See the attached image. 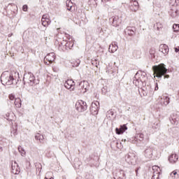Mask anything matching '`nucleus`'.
<instances>
[{
	"instance_id": "1",
	"label": "nucleus",
	"mask_w": 179,
	"mask_h": 179,
	"mask_svg": "<svg viewBox=\"0 0 179 179\" xmlns=\"http://www.w3.org/2000/svg\"><path fill=\"white\" fill-rule=\"evenodd\" d=\"M152 71L154 72V78H162L164 76V79H169L170 76L167 73V69H166V65L164 64H160L157 66H152Z\"/></svg>"
},
{
	"instance_id": "2",
	"label": "nucleus",
	"mask_w": 179,
	"mask_h": 179,
	"mask_svg": "<svg viewBox=\"0 0 179 179\" xmlns=\"http://www.w3.org/2000/svg\"><path fill=\"white\" fill-rule=\"evenodd\" d=\"M66 38H68L67 41L62 40V41H61L60 40H57L55 44H59V47L66 45L67 48H69V50H71V48L73 47L74 41L72 38H71V36H69V34H66Z\"/></svg>"
},
{
	"instance_id": "3",
	"label": "nucleus",
	"mask_w": 179,
	"mask_h": 179,
	"mask_svg": "<svg viewBox=\"0 0 179 179\" xmlns=\"http://www.w3.org/2000/svg\"><path fill=\"white\" fill-rule=\"evenodd\" d=\"M24 80L26 83H28L29 86H34V85H37V82L36 81V77H34V74L31 73H28L24 75Z\"/></svg>"
},
{
	"instance_id": "4",
	"label": "nucleus",
	"mask_w": 179,
	"mask_h": 179,
	"mask_svg": "<svg viewBox=\"0 0 179 179\" xmlns=\"http://www.w3.org/2000/svg\"><path fill=\"white\" fill-rule=\"evenodd\" d=\"M76 108L79 113H83L87 108V103L83 100H78L76 103Z\"/></svg>"
},
{
	"instance_id": "5",
	"label": "nucleus",
	"mask_w": 179,
	"mask_h": 179,
	"mask_svg": "<svg viewBox=\"0 0 179 179\" xmlns=\"http://www.w3.org/2000/svg\"><path fill=\"white\" fill-rule=\"evenodd\" d=\"M13 80H15V78L13 75H10L9 76L1 75V81L3 85H12L13 83Z\"/></svg>"
},
{
	"instance_id": "6",
	"label": "nucleus",
	"mask_w": 179,
	"mask_h": 179,
	"mask_svg": "<svg viewBox=\"0 0 179 179\" xmlns=\"http://www.w3.org/2000/svg\"><path fill=\"white\" fill-rule=\"evenodd\" d=\"M121 23H122V16L120 17L118 15H115L113 17L112 22L113 26H114L115 27H118V26H120Z\"/></svg>"
},
{
	"instance_id": "7",
	"label": "nucleus",
	"mask_w": 179,
	"mask_h": 179,
	"mask_svg": "<svg viewBox=\"0 0 179 179\" xmlns=\"http://www.w3.org/2000/svg\"><path fill=\"white\" fill-rule=\"evenodd\" d=\"M55 58H57V56H55V53L50 52L45 57L44 61H45H45H48V62H49V64H52V62H54V61H55Z\"/></svg>"
},
{
	"instance_id": "8",
	"label": "nucleus",
	"mask_w": 179,
	"mask_h": 179,
	"mask_svg": "<svg viewBox=\"0 0 179 179\" xmlns=\"http://www.w3.org/2000/svg\"><path fill=\"white\" fill-rule=\"evenodd\" d=\"M129 6L131 10H132L133 12H136V10L139 9V3H138V1L131 0L130 1Z\"/></svg>"
},
{
	"instance_id": "9",
	"label": "nucleus",
	"mask_w": 179,
	"mask_h": 179,
	"mask_svg": "<svg viewBox=\"0 0 179 179\" xmlns=\"http://www.w3.org/2000/svg\"><path fill=\"white\" fill-rule=\"evenodd\" d=\"M64 87L66 89H70V90H73L75 89V82L73 80H67L64 83Z\"/></svg>"
},
{
	"instance_id": "10",
	"label": "nucleus",
	"mask_w": 179,
	"mask_h": 179,
	"mask_svg": "<svg viewBox=\"0 0 179 179\" xmlns=\"http://www.w3.org/2000/svg\"><path fill=\"white\" fill-rule=\"evenodd\" d=\"M41 22L44 27H47V26L51 23V20H50V16H48L47 14L43 15L41 19Z\"/></svg>"
},
{
	"instance_id": "11",
	"label": "nucleus",
	"mask_w": 179,
	"mask_h": 179,
	"mask_svg": "<svg viewBox=\"0 0 179 179\" xmlns=\"http://www.w3.org/2000/svg\"><path fill=\"white\" fill-rule=\"evenodd\" d=\"M11 169V173H13V174H19V173H20V168H19V165H17L16 162L12 164Z\"/></svg>"
},
{
	"instance_id": "12",
	"label": "nucleus",
	"mask_w": 179,
	"mask_h": 179,
	"mask_svg": "<svg viewBox=\"0 0 179 179\" xmlns=\"http://www.w3.org/2000/svg\"><path fill=\"white\" fill-rule=\"evenodd\" d=\"M144 155L147 159H152V157H153V148H147L144 152Z\"/></svg>"
},
{
	"instance_id": "13",
	"label": "nucleus",
	"mask_w": 179,
	"mask_h": 179,
	"mask_svg": "<svg viewBox=\"0 0 179 179\" xmlns=\"http://www.w3.org/2000/svg\"><path fill=\"white\" fill-rule=\"evenodd\" d=\"M127 129H128V127H127V125L123 124L122 126H120V128H116L115 129V132L117 135H121L122 134H124V132H125V131H127Z\"/></svg>"
},
{
	"instance_id": "14",
	"label": "nucleus",
	"mask_w": 179,
	"mask_h": 179,
	"mask_svg": "<svg viewBox=\"0 0 179 179\" xmlns=\"http://www.w3.org/2000/svg\"><path fill=\"white\" fill-rule=\"evenodd\" d=\"M159 51L162 52L164 55H167V54H169V46H167V45H160Z\"/></svg>"
},
{
	"instance_id": "15",
	"label": "nucleus",
	"mask_w": 179,
	"mask_h": 179,
	"mask_svg": "<svg viewBox=\"0 0 179 179\" xmlns=\"http://www.w3.org/2000/svg\"><path fill=\"white\" fill-rule=\"evenodd\" d=\"M171 163H176L178 162V155L177 154H172L169 159Z\"/></svg>"
},
{
	"instance_id": "16",
	"label": "nucleus",
	"mask_w": 179,
	"mask_h": 179,
	"mask_svg": "<svg viewBox=\"0 0 179 179\" xmlns=\"http://www.w3.org/2000/svg\"><path fill=\"white\" fill-rule=\"evenodd\" d=\"M66 6L67 10H69L70 12L73 11V10L72 9V8H73V3L72 2L71 0H66Z\"/></svg>"
},
{
	"instance_id": "17",
	"label": "nucleus",
	"mask_w": 179,
	"mask_h": 179,
	"mask_svg": "<svg viewBox=\"0 0 179 179\" xmlns=\"http://www.w3.org/2000/svg\"><path fill=\"white\" fill-rule=\"evenodd\" d=\"M160 103H161V104H162V106H167V104H169V103H170V98H169L167 96H162L161 98Z\"/></svg>"
},
{
	"instance_id": "18",
	"label": "nucleus",
	"mask_w": 179,
	"mask_h": 179,
	"mask_svg": "<svg viewBox=\"0 0 179 179\" xmlns=\"http://www.w3.org/2000/svg\"><path fill=\"white\" fill-rule=\"evenodd\" d=\"M118 50V45H116L115 43H113L109 45V51L110 52H115Z\"/></svg>"
},
{
	"instance_id": "19",
	"label": "nucleus",
	"mask_w": 179,
	"mask_h": 179,
	"mask_svg": "<svg viewBox=\"0 0 179 179\" xmlns=\"http://www.w3.org/2000/svg\"><path fill=\"white\" fill-rule=\"evenodd\" d=\"M125 33L126 34H128V36H134L135 34V31H134L132 29V27H129L126 29L125 30Z\"/></svg>"
},
{
	"instance_id": "20",
	"label": "nucleus",
	"mask_w": 179,
	"mask_h": 179,
	"mask_svg": "<svg viewBox=\"0 0 179 179\" xmlns=\"http://www.w3.org/2000/svg\"><path fill=\"white\" fill-rule=\"evenodd\" d=\"M153 174H160L162 173V169L158 166H152Z\"/></svg>"
},
{
	"instance_id": "21",
	"label": "nucleus",
	"mask_w": 179,
	"mask_h": 179,
	"mask_svg": "<svg viewBox=\"0 0 179 179\" xmlns=\"http://www.w3.org/2000/svg\"><path fill=\"white\" fill-rule=\"evenodd\" d=\"M14 103L17 108H20V107L22 106V100L20 99V98H16Z\"/></svg>"
},
{
	"instance_id": "22",
	"label": "nucleus",
	"mask_w": 179,
	"mask_h": 179,
	"mask_svg": "<svg viewBox=\"0 0 179 179\" xmlns=\"http://www.w3.org/2000/svg\"><path fill=\"white\" fill-rule=\"evenodd\" d=\"M170 176L172 178H178L179 171L178 170H175L171 173Z\"/></svg>"
},
{
	"instance_id": "23",
	"label": "nucleus",
	"mask_w": 179,
	"mask_h": 179,
	"mask_svg": "<svg viewBox=\"0 0 179 179\" xmlns=\"http://www.w3.org/2000/svg\"><path fill=\"white\" fill-rule=\"evenodd\" d=\"M155 27L157 29V30L160 31L163 29V24L160 22H157Z\"/></svg>"
},
{
	"instance_id": "24",
	"label": "nucleus",
	"mask_w": 179,
	"mask_h": 179,
	"mask_svg": "<svg viewBox=\"0 0 179 179\" xmlns=\"http://www.w3.org/2000/svg\"><path fill=\"white\" fill-rule=\"evenodd\" d=\"M173 29L174 33H178L179 32V24H174L173 25Z\"/></svg>"
},
{
	"instance_id": "25",
	"label": "nucleus",
	"mask_w": 179,
	"mask_h": 179,
	"mask_svg": "<svg viewBox=\"0 0 179 179\" xmlns=\"http://www.w3.org/2000/svg\"><path fill=\"white\" fill-rule=\"evenodd\" d=\"M18 151L22 156H26V151L23 150V148H22V146L18 147Z\"/></svg>"
},
{
	"instance_id": "26",
	"label": "nucleus",
	"mask_w": 179,
	"mask_h": 179,
	"mask_svg": "<svg viewBox=\"0 0 179 179\" xmlns=\"http://www.w3.org/2000/svg\"><path fill=\"white\" fill-rule=\"evenodd\" d=\"M160 177V173H153L152 179H159Z\"/></svg>"
},
{
	"instance_id": "27",
	"label": "nucleus",
	"mask_w": 179,
	"mask_h": 179,
	"mask_svg": "<svg viewBox=\"0 0 179 179\" xmlns=\"http://www.w3.org/2000/svg\"><path fill=\"white\" fill-rule=\"evenodd\" d=\"M27 9H28L27 5H24V6H22V10H23L24 12H27Z\"/></svg>"
},
{
	"instance_id": "28",
	"label": "nucleus",
	"mask_w": 179,
	"mask_h": 179,
	"mask_svg": "<svg viewBox=\"0 0 179 179\" xmlns=\"http://www.w3.org/2000/svg\"><path fill=\"white\" fill-rule=\"evenodd\" d=\"M99 105H100V103L97 101H95L92 103V106H99Z\"/></svg>"
},
{
	"instance_id": "29",
	"label": "nucleus",
	"mask_w": 179,
	"mask_h": 179,
	"mask_svg": "<svg viewBox=\"0 0 179 179\" xmlns=\"http://www.w3.org/2000/svg\"><path fill=\"white\" fill-rule=\"evenodd\" d=\"M8 97H9V99L10 100H15V95H13V94H10L9 96H8Z\"/></svg>"
},
{
	"instance_id": "30",
	"label": "nucleus",
	"mask_w": 179,
	"mask_h": 179,
	"mask_svg": "<svg viewBox=\"0 0 179 179\" xmlns=\"http://www.w3.org/2000/svg\"><path fill=\"white\" fill-rule=\"evenodd\" d=\"M138 137L140 138V139H141V141H143V137H144L143 134L142 133L138 134Z\"/></svg>"
},
{
	"instance_id": "31",
	"label": "nucleus",
	"mask_w": 179,
	"mask_h": 179,
	"mask_svg": "<svg viewBox=\"0 0 179 179\" xmlns=\"http://www.w3.org/2000/svg\"><path fill=\"white\" fill-rule=\"evenodd\" d=\"M26 169H29V167L31 166L30 162L27 161L26 162Z\"/></svg>"
},
{
	"instance_id": "32",
	"label": "nucleus",
	"mask_w": 179,
	"mask_h": 179,
	"mask_svg": "<svg viewBox=\"0 0 179 179\" xmlns=\"http://www.w3.org/2000/svg\"><path fill=\"white\" fill-rule=\"evenodd\" d=\"M175 52H179V46H177L174 48Z\"/></svg>"
},
{
	"instance_id": "33",
	"label": "nucleus",
	"mask_w": 179,
	"mask_h": 179,
	"mask_svg": "<svg viewBox=\"0 0 179 179\" xmlns=\"http://www.w3.org/2000/svg\"><path fill=\"white\" fill-rule=\"evenodd\" d=\"M155 90H159V85L157 83H155Z\"/></svg>"
},
{
	"instance_id": "34",
	"label": "nucleus",
	"mask_w": 179,
	"mask_h": 179,
	"mask_svg": "<svg viewBox=\"0 0 179 179\" xmlns=\"http://www.w3.org/2000/svg\"><path fill=\"white\" fill-rule=\"evenodd\" d=\"M80 86H83V88H85V83H80Z\"/></svg>"
},
{
	"instance_id": "35",
	"label": "nucleus",
	"mask_w": 179,
	"mask_h": 179,
	"mask_svg": "<svg viewBox=\"0 0 179 179\" xmlns=\"http://www.w3.org/2000/svg\"><path fill=\"white\" fill-rule=\"evenodd\" d=\"M45 179H54V178H52V177H50V178L45 177Z\"/></svg>"
},
{
	"instance_id": "36",
	"label": "nucleus",
	"mask_w": 179,
	"mask_h": 179,
	"mask_svg": "<svg viewBox=\"0 0 179 179\" xmlns=\"http://www.w3.org/2000/svg\"><path fill=\"white\" fill-rule=\"evenodd\" d=\"M3 150V148L2 147H0V152H2Z\"/></svg>"
},
{
	"instance_id": "37",
	"label": "nucleus",
	"mask_w": 179,
	"mask_h": 179,
	"mask_svg": "<svg viewBox=\"0 0 179 179\" xmlns=\"http://www.w3.org/2000/svg\"><path fill=\"white\" fill-rule=\"evenodd\" d=\"M136 176H138V170L136 171Z\"/></svg>"
},
{
	"instance_id": "38",
	"label": "nucleus",
	"mask_w": 179,
	"mask_h": 179,
	"mask_svg": "<svg viewBox=\"0 0 179 179\" xmlns=\"http://www.w3.org/2000/svg\"><path fill=\"white\" fill-rule=\"evenodd\" d=\"M85 89V90H86V88H84Z\"/></svg>"
},
{
	"instance_id": "39",
	"label": "nucleus",
	"mask_w": 179,
	"mask_h": 179,
	"mask_svg": "<svg viewBox=\"0 0 179 179\" xmlns=\"http://www.w3.org/2000/svg\"><path fill=\"white\" fill-rule=\"evenodd\" d=\"M107 1H110V0H107Z\"/></svg>"
}]
</instances>
